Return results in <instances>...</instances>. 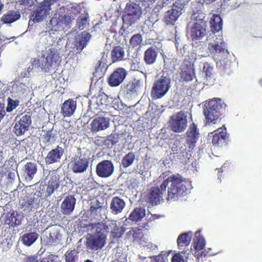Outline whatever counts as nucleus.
Instances as JSON below:
<instances>
[{"label": "nucleus", "instance_id": "obj_23", "mask_svg": "<svg viewBox=\"0 0 262 262\" xmlns=\"http://www.w3.org/2000/svg\"><path fill=\"white\" fill-rule=\"evenodd\" d=\"M110 120L104 116H96L91 123L92 129L93 132L104 130L110 126Z\"/></svg>", "mask_w": 262, "mask_h": 262}, {"label": "nucleus", "instance_id": "obj_60", "mask_svg": "<svg viewBox=\"0 0 262 262\" xmlns=\"http://www.w3.org/2000/svg\"><path fill=\"white\" fill-rule=\"evenodd\" d=\"M106 56L103 54L102 57V59L98 61V68L101 69L102 68H104V67L106 65Z\"/></svg>", "mask_w": 262, "mask_h": 262}, {"label": "nucleus", "instance_id": "obj_54", "mask_svg": "<svg viewBox=\"0 0 262 262\" xmlns=\"http://www.w3.org/2000/svg\"><path fill=\"white\" fill-rule=\"evenodd\" d=\"M159 19V13L157 12H154V10H152V12L151 15L148 18V20L145 21V23L150 22L152 24H154L156 23Z\"/></svg>", "mask_w": 262, "mask_h": 262}, {"label": "nucleus", "instance_id": "obj_22", "mask_svg": "<svg viewBox=\"0 0 262 262\" xmlns=\"http://www.w3.org/2000/svg\"><path fill=\"white\" fill-rule=\"evenodd\" d=\"M209 137H212V142L213 145L222 146L226 142L227 135L225 127H219L213 132L208 135Z\"/></svg>", "mask_w": 262, "mask_h": 262}, {"label": "nucleus", "instance_id": "obj_48", "mask_svg": "<svg viewBox=\"0 0 262 262\" xmlns=\"http://www.w3.org/2000/svg\"><path fill=\"white\" fill-rule=\"evenodd\" d=\"M55 140L54 135L51 132H47L41 137V141L48 145L53 143Z\"/></svg>", "mask_w": 262, "mask_h": 262}, {"label": "nucleus", "instance_id": "obj_46", "mask_svg": "<svg viewBox=\"0 0 262 262\" xmlns=\"http://www.w3.org/2000/svg\"><path fill=\"white\" fill-rule=\"evenodd\" d=\"M64 257L66 262H77L78 261V253L75 250L67 251Z\"/></svg>", "mask_w": 262, "mask_h": 262}, {"label": "nucleus", "instance_id": "obj_47", "mask_svg": "<svg viewBox=\"0 0 262 262\" xmlns=\"http://www.w3.org/2000/svg\"><path fill=\"white\" fill-rule=\"evenodd\" d=\"M8 105L6 107V111L7 112H11L15 109L19 104V101L18 100H13L9 97L7 99Z\"/></svg>", "mask_w": 262, "mask_h": 262}, {"label": "nucleus", "instance_id": "obj_1", "mask_svg": "<svg viewBox=\"0 0 262 262\" xmlns=\"http://www.w3.org/2000/svg\"><path fill=\"white\" fill-rule=\"evenodd\" d=\"M49 25L52 29L48 32H42L45 36L41 38V40L46 46L52 47L42 53L41 56L34 58L32 61L33 66L40 68L46 72L54 67L59 61L60 56L59 51L61 46L60 43L62 41V38L54 32L59 29H56L50 23Z\"/></svg>", "mask_w": 262, "mask_h": 262}, {"label": "nucleus", "instance_id": "obj_6", "mask_svg": "<svg viewBox=\"0 0 262 262\" xmlns=\"http://www.w3.org/2000/svg\"><path fill=\"white\" fill-rule=\"evenodd\" d=\"M204 114L205 116V124L211 126L221 121L220 110L225 106V104L220 99L214 98L205 104Z\"/></svg>", "mask_w": 262, "mask_h": 262}, {"label": "nucleus", "instance_id": "obj_3", "mask_svg": "<svg viewBox=\"0 0 262 262\" xmlns=\"http://www.w3.org/2000/svg\"><path fill=\"white\" fill-rule=\"evenodd\" d=\"M113 224L111 222L92 224L88 226V229L93 233L86 237V246L88 249L91 251L101 250L106 245L107 235L110 227Z\"/></svg>", "mask_w": 262, "mask_h": 262}, {"label": "nucleus", "instance_id": "obj_13", "mask_svg": "<svg viewBox=\"0 0 262 262\" xmlns=\"http://www.w3.org/2000/svg\"><path fill=\"white\" fill-rule=\"evenodd\" d=\"M143 86V81L139 79H135L133 81L122 86V94L127 99H132L135 98L138 94L141 91Z\"/></svg>", "mask_w": 262, "mask_h": 262}, {"label": "nucleus", "instance_id": "obj_59", "mask_svg": "<svg viewBox=\"0 0 262 262\" xmlns=\"http://www.w3.org/2000/svg\"><path fill=\"white\" fill-rule=\"evenodd\" d=\"M33 59H32V60H31L32 62ZM32 67L34 68V67L33 66L32 64ZM35 68H36L35 67ZM32 69H33V68H31L30 67H29L27 68H25V69L22 70V71L20 73V76L23 78L29 77L30 76V72L32 70Z\"/></svg>", "mask_w": 262, "mask_h": 262}, {"label": "nucleus", "instance_id": "obj_15", "mask_svg": "<svg viewBox=\"0 0 262 262\" xmlns=\"http://www.w3.org/2000/svg\"><path fill=\"white\" fill-rule=\"evenodd\" d=\"M91 35L86 31H83L80 35L77 36L73 42L72 43V51L73 52H79L82 51L85 47L90 39Z\"/></svg>", "mask_w": 262, "mask_h": 262}, {"label": "nucleus", "instance_id": "obj_61", "mask_svg": "<svg viewBox=\"0 0 262 262\" xmlns=\"http://www.w3.org/2000/svg\"><path fill=\"white\" fill-rule=\"evenodd\" d=\"M63 126H64L67 133L74 134L75 133L74 128L73 126H72L69 124V122H66V123H64Z\"/></svg>", "mask_w": 262, "mask_h": 262}, {"label": "nucleus", "instance_id": "obj_41", "mask_svg": "<svg viewBox=\"0 0 262 262\" xmlns=\"http://www.w3.org/2000/svg\"><path fill=\"white\" fill-rule=\"evenodd\" d=\"M36 3V0H18L16 2V7L19 11H26L34 6Z\"/></svg>", "mask_w": 262, "mask_h": 262}, {"label": "nucleus", "instance_id": "obj_49", "mask_svg": "<svg viewBox=\"0 0 262 262\" xmlns=\"http://www.w3.org/2000/svg\"><path fill=\"white\" fill-rule=\"evenodd\" d=\"M150 2L153 1L154 2H156V5L155 7L154 8V12L159 13L160 12V10L165 5L168 4L167 2L168 0H150Z\"/></svg>", "mask_w": 262, "mask_h": 262}, {"label": "nucleus", "instance_id": "obj_10", "mask_svg": "<svg viewBox=\"0 0 262 262\" xmlns=\"http://www.w3.org/2000/svg\"><path fill=\"white\" fill-rule=\"evenodd\" d=\"M170 76L167 73H164L153 84L151 90L152 98L159 99L165 95L170 89Z\"/></svg>", "mask_w": 262, "mask_h": 262}, {"label": "nucleus", "instance_id": "obj_39", "mask_svg": "<svg viewBox=\"0 0 262 262\" xmlns=\"http://www.w3.org/2000/svg\"><path fill=\"white\" fill-rule=\"evenodd\" d=\"M38 235L36 232L24 234L21 237V241L26 246H31L38 238Z\"/></svg>", "mask_w": 262, "mask_h": 262}, {"label": "nucleus", "instance_id": "obj_55", "mask_svg": "<svg viewBox=\"0 0 262 262\" xmlns=\"http://www.w3.org/2000/svg\"><path fill=\"white\" fill-rule=\"evenodd\" d=\"M171 262H187L180 253H176L172 257Z\"/></svg>", "mask_w": 262, "mask_h": 262}, {"label": "nucleus", "instance_id": "obj_5", "mask_svg": "<svg viewBox=\"0 0 262 262\" xmlns=\"http://www.w3.org/2000/svg\"><path fill=\"white\" fill-rule=\"evenodd\" d=\"M203 13L194 12L187 25V32L192 40H201L206 35V24Z\"/></svg>", "mask_w": 262, "mask_h": 262}, {"label": "nucleus", "instance_id": "obj_31", "mask_svg": "<svg viewBox=\"0 0 262 262\" xmlns=\"http://www.w3.org/2000/svg\"><path fill=\"white\" fill-rule=\"evenodd\" d=\"M61 227L59 226H53L50 228L48 235H47V242L49 244L52 245L56 243L61 238Z\"/></svg>", "mask_w": 262, "mask_h": 262}, {"label": "nucleus", "instance_id": "obj_62", "mask_svg": "<svg viewBox=\"0 0 262 262\" xmlns=\"http://www.w3.org/2000/svg\"><path fill=\"white\" fill-rule=\"evenodd\" d=\"M136 234V230L132 229L127 232L126 235H127L128 238H129L131 239L132 237V234Z\"/></svg>", "mask_w": 262, "mask_h": 262}, {"label": "nucleus", "instance_id": "obj_28", "mask_svg": "<svg viewBox=\"0 0 262 262\" xmlns=\"http://www.w3.org/2000/svg\"><path fill=\"white\" fill-rule=\"evenodd\" d=\"M182 14V12H181L180 10L172 7L171 9L165 12L163 20L167 25H173Z\"/></svg>", "mask_w": 262, "mask_h": 262}, {"label": "nucleus", "instance_id": "obj_34", "mask_svg": "<svg viewBox=\"0 0 262 262\" xmlns=\"http://www.w3.org/2000/svg\"><path fill=\"white\" fill-rule=\"evenodd\" d=\"M191 239V232L185 233L180 235L177 239L179 248L181 250L185 251L184 247H188Z\"/></svg>", "mask_w": 262, "mask_h": 262}, {"label": "nucleus", "instance_id": "obj_8", "mask_svg": "<svg viewBox=\"0 0 262 262\" xmlns=\"http://www.w3.org/2000/svg\"><path fill=\"white\" fill-rule=\"evenodd\" d=\"M59 4L56 0H44L37 5L32 12L30 21L39 23L45 19L50 14V11L56 9Z\"/></svg>", "mask_w": 262, "mask_h": 262}, {"label": "nucleus", "instance_id": "obj_43", "mask_svg": "<svg viewBox=\"0 0 262 262\" xmlns=\"http://www.w3.org/2000/svg\"><path fill=\"white\" fill-rule=\"evenodd\" d=\"M135 156L134 153L129 152L122 159L121 164L124 168H127L130 166L134 162Z\"/></svg>", "mask_w": 262, "mask_h": 262}, {"label": "nucleus", "instance_id": "obj_63", "mask_svg": "<svg viewBox=\"0 0 262 262\" xmlns=\"http://www.w3.org/2000/svg\"><path fill=\"white\" fill-rule=\"evenodd\" d=\"M8 177L10 179L14 180L15 177V173L14 171L9 172L8 174Z\"/></svg>", "mask_w": 262, "mask_h": 262}, {"label": "nucleus", "instance_id": "obj_58", "mask_svg": "<svg viewBox=\"0 0 262 262\" xmlns=\"http://www.w3.org/2000/svg\"><path fill=\"white\" fill-rule=\"evenodd\" d=\"M183 78L185 81H191L194 77V73L192 70L188 71V72L185 71L183 73Z\"/></svg>", "mask_w": 262, "mask_h": 262}, {"label": "nucleus", "instance_id": "obj_17", "mask_svg": "<svg viewBox=\"0 0 262 262\" xmlns=\"http://www.w3.org/2000/svg\"><path fill=\"white\" fill-rule=\"evenodd\" d=\"M96 171L99 177L104 178H108L114 172L113 163L110 160H103L97 164Z\"/></svg>", "mask_w": 262, "mask_h": 262}, {"label": "nucleus", "instance_id": "obj_37", "mask_svg": "<svg viewBox=\"0 0 262 262\" xmlns=\"http://www.w3.org/2000/svg\"><path fill=\"white\" fill-rule=\"evenodd\" d=\"M210 24L211 32L214 34L215 32H219L222 28V19L219 15L213 14L210 18Z\"/></svg>", "mask_w": 262, "mask_h": 262}, {"label": "nucleus", "instance_id": "obj_11", "mask_svg": "<svg viewBox=\"0 0 262 262\" xmlns=\"http://www.w3.org/2000/svg\"><path fill=\"white\" fill-rule=\"evenodd\" d=\"M189 113L180 111L173 114L170 118L169 126L171 129L177 133L183 132L187 126V117ZM190 117L191 118V115Z\"/></svg>", "mask_w": 262, "mask_h": 262}, {"label": "nucleus", "instance_id": "obj_42", "mask_svg": "<svg viewBox=\"0 0 262 262\" xmlns=\"http://www.w3.org/2000/svg\"><path fill=\"white\" fill-rule=\"evenodd\" d=\"M108 222H113L112 225L110 227V229H112L111 232V236L113 238L118 239L121 237L123 233V231L116 225V223L113 221H108Z\"/></svg>", "mask_w": 262, "mask_h": 262}, {"label": "nucleus", "instance_id": "obj_45", "mask_svg": "<svg viewBox=\"0 0 262 262\" xmlns=\"http://www.w3.org/2000/svg\"><path fill=\"white\" fill-rule=\"evenodd\" d=\"M142 37L140 34L133 35L130 39V45L133 48L140 47L142 43Z\"/></svg>", "mask_w": 262, "mask_h": 262}, {"label": "nucleus", "instance_id": "obj_38", "mask_svg": "<svg viewBox=\"0 0 262 262\" xmlns=\"http://www.w3.org/2000/svg\"><path fill=\"white\" fill-rule=\"evenodd\" d=\"M146 215L145 209L144 207H137L130 213L129 219L134 222L141 221Z\"/></svg>", "mask_w": 262, "mask_h": 262}, {"label": "nucleus", "instance_id": "obj_40", "mask_svg": "<svg viewBox=\"0 0 262 262\" xmlns=\"http://www.w3.org/2000/svg\"><path fill=\"white\" fill-rule=\"evenodd\" d=\"M20 16L19 11L11 10L8 11L7 14L3 16V19L5 23L10 24L17 20Z\"/></svg>", "mask_w": 262, "mask_h": 262}, {"label": "nucleus", "instance_id": "obj_51", "mask_svg": "<svg viewBox=\"0 0 262 262\" xmlns=\"http://www.w3.org/2000/svg\"><path fill=\"white\" fill-rule=\"evenodd\" d=\"M197 53L195 50L189 53L185 60L188 62L190 65H192L194 61L197 59Z\"/></svg>", "mask_w": 262, "mask_h": 262}, {"label": "nucleus", "instance_id": "obj_33", "mask_svg": "<svg viewBox=\"0 0 262 262\" xmlns=\"http://www.w3.org/2000/svg\"><path fill=\"white\" fill-rule=\"evenodd\" d=\"M37 171V166L35 163L28 162L25 166V177L27 182H30L34 178Z\"/></svg>", "mask_w": 262, "mask_h": 262}, {"label": "nucleus", "instance_id": "obj_16", "mask_svg": "<svg viewBox=\"0 0 262 262\" xmlns=\"http://www.w3.org/2000/svg\"><path fill=\"white\" fill-rule=\"evenodd\" d=\"M205 245V241L203 237L201 236L199 232H196L193 241V246L194 248L195 257L197 258L198 262H200V258L206 256V253L203 250Z\"/></svg>", "mask_w": 262, "mask_h": 262}, {"label": "nucleus", "instance_id": "obj_26", "mask_svg": "<svg viewBox=\"0 0 262 262\" xmlns=\"http://www.w3.org/2000/svg\"><path fill=\"white\" fill-rule=\"evenodd\" d=\"M29 92V87L19 81H16L12 85V93L18 99L25 98Z\"/></svg>", "mask_w": 262, "mask_h": 262}, {"label": "nucleus", "instance_id": "obj_32", "mask_svg": "<svg viewBox=\"0 0 262 262\" xmlns=\"http://www.w3.org/2000/svg\"><path fill=\"white\" fill-rule=\"evenodd\" d=\"M158 54V49L156 46H151L147 49L144 55V59L147 64H152L157 59Z\"/></svg>", "mask_w": 262, "mask_h": 262}, {"label": "nucleus", "instance_id": "obj_64", "mask_svg": "<svg viewBox=\"0 0 262 262\" xmlns=\"http://www.w3.org/2000/svg\"><path fill=\"white\" fill-rule=\"evenodd\" d=\"M229 1H230V0H224L223 4V5L224 6V7L227 6L228 5V3Z\"/></svg>", "mask_w": 262, "mask_h": 262}, {"label": "nucleus", "instance_id": "obj_52", "mask_svg": "<svg viewBox=\"0 0 262 262\" xmlns=\"http://www.w3.org/2000/svg\"><path fill=\"white\" fill-rule=\"evenodd\" d=\"M187 0H177L173 4L172 7L176 8V9L180 10L181 12L184 8L185 5L187 3Z\"/></svg>", "mask_w": 262, "mask_h": 262}, {"label": "nucleus", "instance_id": "obj_53", "mask_svg": "<svg viewBox=\"0 0 262 262\" xmlns=\"http://www.w3.org/2000/svg\"><path fill=\"white\" fill-rule=\"evenodd\" d=\"M91 206L90 209H96V208H100L102 207H105V205H104L103 203L100 202L98 200H93L91 202Z\"/></svg>", "mask_w": 262, "mask_h": 262}, {"label": "nucleus", "instance_id": "obj_18", "mask_svg": "<svg viewBox=\"0 0 262 262\" xmlns=\"http://www.w3.org/2000/svg\"><path fill=\"white\" fill-rule=\"evenodd\" d=\"M19 206L24 213H28L35 211L38 207L39 201L34 195H30L19 201Z\"/></svg>", "mask_w": 262, "mask_h": 262}, {"label": "nucleus", "instance_id": "obj_36", "mask_svg": "<svg viewBox=\"0 0 262 262\" xmlns=\"http://www.w3.org/2000/svg\"><path fill=\"white\" fill-rule=\"evenodd\" d=\"M112 59L113 62L123 60L125 59L124 49L121 46H116L111 52Z\"/></svg>", "mask_w": 262, "mask_h": 262}, {"label": "nucleus", "instance_id": "obj_4", "mask_svg": "<svg viewBox=\"0 0 262 262\" xmlns=\"http://www.w3.org/2000/svg\"><path fill=\"white\" fill-rule=\"evenodd\" d=\"M163 182H166V188L170 183L168 189L167 201L177 200L190 192V183L183 180L180 176L169 177Z\"/></svg>", "mask_w": 262, "mask_h": 262}, {"label": "nucleus", "instance_id": "obj_14", "mask_svg": "<svg viewBox=\"0 0 262 262\" xmlns=\"http://www.w3.org/2000/svg\"><path fill=\"white\" fill-rule=\"evenodd\" d=\"M166 182H163L160 187H153L147 198V202L152 205L159 204L163 200L166 192Z\"/></svg>", "mask_w": 262, "mask_h": 262}, {"label": "nucleus", "instance_id": "obj_27", "mask_svg": "<svg viewBox=\"0 0 262 262\" xmlns=\"http://www.w3.org/2000/svg\"><path fill=\"white\" fill-rule=\"evenodd\" d=\"M76 204V199L72 195L65 198L61 205V210L66 215L70 214L74 210Z\"/></svg>", "mask_w": 262, "mask_h": 262}, {"label": "nucleus", "instance_id": "obj_20", "mask_svg": "<svg viewBox=\"0 0 262 262\" xmlns=\"http://www.w3.org/2000/svg\"><path fill=\"white\" fill-rule=\"evenodd\" d=\"M45 174L49 176L50 179L47 185H46V193L48 197L53 193L59 186V176L54 171L46 170L44 171Z\"/></svg>", "mask_w": 262, "mask_h": 262}, {"label": "nucleus", "instance_id": "obj_24", "mask_svg": "<svg viewBox=\"0 0 262 262\" xmlns=\"http://www.w3.org/2000/svg\"><path fill=\"white\" fill-rule=\"evenodd\" d=\"M64 153V149L57 146L55 148L50 150L45 158V162L47 164L59 163Z\"/></svg>", "mask_w": 262, "mask_h": 262}, {"label": "nucleus", "instance_id": "obj_2", "mask_svg": "<svg viewBox=\"0 0 262 262\" xmlns=\"http://www.w3.org/2000/svg\"><path fill=\"white\" fill-rule=\"evenodd\" d=\"M51 25L56 29H60L63 24L69 25L77 18V26L80 30L83 29L88 24L87 14H81L79 9L76 7H65L62 6L56 11H52Z\"/></svg>", "mask_w": 262, "mask_h": 262}, {"label": "nucleus", "instance_id": "obj_7", "mask_svg": "<svg viewBox=\"0 0 262 262\" xmlns=\"http://www.w3.org/2000/svg\"><path fill=\"white\" fill-rule=\"evenodd\" d=\"M207 42L208 43V50L210 53L214 56H217L218 59L225 58L229 52L226 49V45L224 41L223 38L216 35L213 32H211L207 37Z\"/></svg>", "mask_w": 262, "mask_h": 262}, {"label": "nucleus", "instance_id": "obj_21", "mask_svg": "<svg viewBox=\"0 0 262 262\" xmlns=\"http://www.w3.org/2000/svg\"><path fill=\"white\" fill-rule=\"evenodd\" d=\"M31 123V119L29 115H25L21 117L20 120L16 122L13 132L16 136H20L28 130Z\"/></svg>", "mask_w": 262, "mask_h": 262}, {"label": "nucleus", "instance_id": "obj_35", "mask_svg": "<svg viewBox=\"0 0 262 262\" xmlns=\"http://www.w3.org/2000/svg\"><path fill=\"white\" fill-rule=\"evenodd\" d=\"M213 68L209 63H205L203 68V72L205 73L204 80L207 85L212 84L214 80L212 73Z\"/></svg>", "mask_w": 262, "mask_h": 262}, {"label": "nucleus", "instance_id": "obj_57", "mask_svg": "<svg viewBox=\"0 0 262 262\" xmlns=\"http://www.w3.org/2000/svg\"><path fill=\"white\" fill-rule=\"evenodd\" d=\"M46 189V185H40L38 189V195L43 198H48Z\"/></svg>", "mask_w": 262, "mask_h": 262}, {"label": "nucleus", "instance_id": "obj_44", "mask_svg": "<svg viewBox=\"0 0 262 262\" xmlns=\"http://www.w3.org/2000/svg\"><path fill=\"white\" fill-rule=\"evenodd\" d=\"M105 211L106 207L94 209V210L90 209L89 213L92 217L99 220L101 219L102 214L105 213Z\"/></svg>", "mask_w": 262, "mask_h": 262}, {"label": "nucleus", "instance_id": "obj_29", "mask_svg": "<svg viewBox=\"0 0 262 262\" xmlns=\"http://www.w3.org/2000/svg\"><path fill=\"white\" fill-rule=\"evenodd\" d=\"M76 101L69 99L62 104L61 113L65 117H70L73 115L76 108Z\"/></svg>", "mask_w": 262, "mask_h": 262}, {"label": "nucleus", "instance_id": "obj_50", "mask_svg": "<svg viewBox=\"0 0 262 262\" xmlns=\"http://www.w3.org/2000/svg\"><path fill=\"white\" fill-rule=\"evenodd\" d=\"M114 138V136L112 135L109 136L107 138H101V140L103 141V143L102 144L98 143L99 145H105L107 146L113 145L116 143V141L113 140Z\"/></svg>", "mask_w": 262, "mask_h": 262}, {"label": "nucleus", "instance_id": "obj_30", "mask_svg": "<svg viewBox=\"0 0 262 262\" xmlns=\"http://www.w3.org/2000/svg\"><path fill=\"white\" fill-rule=\"evenodd\" d=\"M125 201L119 197H114L110 204V209L114 214H118L121 213L125 207Z\"/></svg>", "mask_w": 262, "mask_h": 262}, {"label": "nucleus", "instance_id": "obj_9", "mask_svg": "<svg viewBox=\"0 0 262 262\" xmlns=\"http://www.w3.org/2000/svg\"><path fill=\"white\" fill-rule=\"evenodd\" d=\"M200 137V134L196 125L194 123L191 124L188 128L185 137L186 148L182 146L172 147V150L176 151L177 154L179 152L184 154V152L187 150L191 151L195 146L196 143Z\"/></svg>", "mask_w": 262, "mask_h": 262}, {"label": "nucleus", "instance_id": "obj_56", "mask_svg": "<svg viewBox=\"0 0 262 262\" xmlns=\"http://www.w3.org/2000/svg\"><path fill=\"white\" fill-rule=\"evenodd\" d=\"M5 101L3 97H0V122L4 118L5 115Z\"/></svg>", "mask_w": 262, "mask_h": 262}, {"label": "nucleus", "instance_id": "obj_25", "mask_svg": "<svg viewBox=\"0 0 262 262\" xmlns=\"http://www.w3.org/2000/svg\"><path fill=\"white\" fill-rule=\"evenodd\" d=\"M72 162V169L75 173L83 172L89 167V160L84 157H75Z\"/></svg>", "mask_w": 262, "mask_h": 262}, {"label": "nucleus", "instance_id": "obj_12", "mask_svg": "<svg viewBox=\"0 0 262 262\" xmlns=\"http://www.w3.org/2000/svg\"><path fill=\"white\" fill-rule=\"evenodd\" d=\"M125 14L123 20L128 22L130 25L139 19L142 14L141 9L138 4L128 3L124 9Z\"/></svg>", "mask_w": 262, "mask_h": 262}, {"label": "nucleus", "instance_id": "obj_19", "mask_svg": "<svg viewBox=\"0 0 262 262\" xmlns=\"http://www.w3.org/2000/svg\"><path fill=\"white\" fill-rule=\"evenodd\" d=\"M126 75L127 71L124 68H117L108 78L109 85L111 86L119 85L123 81Z\"/></svg>", "mask_w": 262, "mask_h": 262}]
</instances>
